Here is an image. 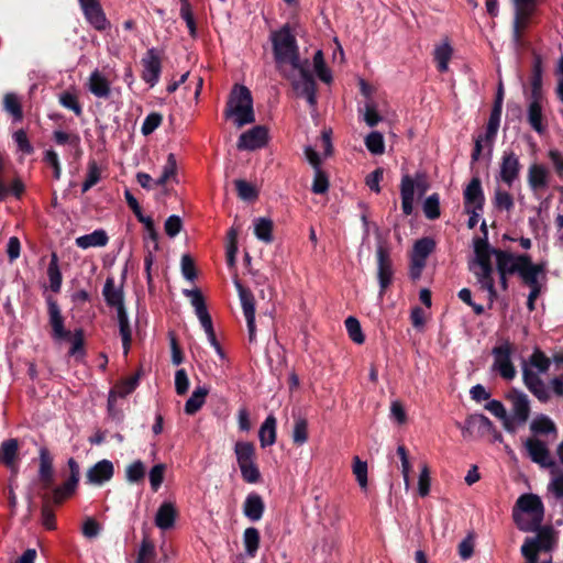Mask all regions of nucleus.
<instances>
[{
    "label": "nucleus",
    "instance_id": "1",
    "mask_svg": "<svg viewBox=\"0 0 563 563\" xmlns=\"http://www.w3.org/2000/svg\"><path fill=\"white\" fill-rule=\"evenodd\" d=\"M274 58L279 74L290 81L298 95L306 97L310 106L316 104V81L309 70V60L301 59L296 36L288 25L271 35Z\"/></svg>",
    "mask_w": 563,
    "mask_h": 563
},
{
    "label": "nucleus",
    "instance_id": "2",
    "mask_svg": "<svg viewBox=\"0 0 563 563\" xmlns=\"http://www.w3.org/2000/svg\"><path fill=\"white\" fill-rule=\"evenodd\" d=\"M495 250L489 247L486 240L476 239L474 241L475 258L471 264V271L474 273L481 287L488 292L490 302L497 298L492 266V256H494Z\"/></svg>",
    "mask_w": 563,
    "mask_h": 563
},
{
    "label": "nucleus",
    "instance_id": "3",
    "mask_svg": "<svg viewBox=\"0 0 563 563\" xmlns=\"http://www.w3.org/2000/svg\"><path fill=\"white\" fill-rule=\"evenodd\" d=\"M556 544L555 532L550 527L539 529L537 536L527 538L521 547L526 563H553L552 551Z\"/></svg>",
    "mask_w": 563,
    "mask_h": 563
},
{
    "label": "nucleus",
    "instance_id": "4",
    "mask_svg": "<svg viewBox=\"0 0 563 563\" xmlns=\"http://www.w3.org/2000/svg\"><path fill=\"white\" fill-rule=\"evenodd\" d=\"M544 508L541 499L533 494H525L517 500L514 519L522 531H536L543 520Z\"/></svg>",
    "mask_w": 563,
    "mask_h": 563
},
{
    "label": "nucleus",
    "instance_id": "5",
    "mask_svg": "<svg viewBox=\"0 0 563 563\" xmlns=\"http://www.w3.org/2000/svg\"><path fill=\"white\" fill-rule=\"evenodd\" d=\"M225 115L232 119L238 128L255 121L253 100L250 90L244 86H235L227 104Z\"/></svg>",
    "mask_w": 563,
    "mask_h": 563
},
{
    "label": "nucleus",
    "instance_id": "6",
    "mask_svg": "<svg viewBox=\"0 0 563 563\" xmlns=\"http://www.w3.org/2000/svg\"><path fill=\"white\" fill-rule=\"evenodd\" d=\"M494 257L498 273L518 274L521 279L531 273H541L543 267L532 264L531 257L527 254L515 255L508 251L495 250Z\"/></svg>",
    "mask_w": 563,
    "mask_h": 563
},
{
    "label": "nucleus",
    "instance_id": "7",
    "mask_svg": "<svg viewBox=\"0 0 563 563\" xmlns=\"http://www.w3.org/2000/svg\"><path fill=\"white\" fill-rule=\"evenodd\" d=\"M236 463L243 481L255 484L261 479V472L256 464V449L254 443L238 441L234 445Z\"/></svg>",
    "mask_w": 563,
    "mask_h": 563
},
{
    "label": "nucleus",
    "instance_id": "8",
    "mask_svg": "<svg viewBox=\"0 0 563 563\" xmlns=\"http://www.w3.org/2000/svg\"><path fill=\"white\" fill-rule=\"evenodd\" d=\"M429 189V184L423 174H416L415 178L404 175L400 184L401 209L406 216L413 211V201L416 190L420 196Z\"/></svg>",
    "mask_w": 563,
    "mask_h": 563
},
{
    "label": "nucleus",
    "instance_id": "9",
    "mask_svg": "<svg viewBox=\"0 0 563 563\" xmlns=\"http://www.w3.org/2000/svg\"><path fill=\"white\" fill-rule=\"evenodd\" d=\"M377 279L379 283V296L383 297L394 278V266L390 251L385 240H380L376 249Z\"/></svg>",
    "mask_w": 563,
    "mask_h": 563
},
{
    "label": "nucleus",
    "instance_id": "10",
    "mask_svg": "<svg viewBox=\"0 0 563 563\" xmlns=\"http://www.w3.org/2000/svg\"><path fill=\"white\" fill-rule=\"evenodd\" d=\"M512 353L514 345L509 341H504L492 351L494 356L492 368L506 380H511L516 376V368L511 362Z\"/></svg>",
    "mask_w": 563,
    "mask_h": 563
},
{
    "label": "nucleus",
    "instance_id": "11",
    "mask_svg": "<svg viewBox=\"0 0 563 563\" xmlns=\"http://www.w3.org/2000/svg\"><path fill=\"white\" fill-rule=\"evenodd\" d=\"M184 295L190 299V303L195 308V312L208 336L209 342L211 344H216V333L213 330L211 316L207 310L201 291L198 288L185 289Z\"/></svg>",
    "mask_w": 563,
    "mask_h": 563
},
{
    "label": "nucleus",
    "instance_id": "12",
    "mask_svg": "<svg viewBox=\"0 0 563 563\" xmlns=\"http://www.w3.org/2000/svg\"><path fill=\"white\" fill-rule=\"evenodd\" d=\"M551 440H545L540 437H529L525 441V450L527 455L532 462L541 465L542 467H550L554 464L550 453Z\"/></svg>",
    "mask_w": 563,
    "mask_h": 563
},
{
    "label": "nucleus",
    "instance_id": "13",
    "mask_svg": "<svg viewBox=\"0 0 563 563\" xmlns=\"http://www.w3.org/2000/svg\"><path fill=\"white\" fill-rule=\"evenodd\" d=\"M435 242L430 238H423L416 241L410 255V275L412 278H419L426 266L427 257L433 252Z\"/></svg>",
    "mask_w": 563,
    "mask_h": 563
},
{
    "label": "nucleus",
    "instance_id": "14",
    "mask_svg": "<svg viewBox=\"0 0 563 563\" xmlns=\"http://www.w3.org/2000/svg\"><path fill=\"white\" fill-rule=\"evenodd\" d=\"M520 170L519 156L512 151H505L499 162L498 179L510 188L519 178Z\"/></svg>",
    "mask_w": 563,
    "mask_h": 563
},
{
    "label": "nucleus",
    "instance_id": "15",
    "mask_svg": "<svg viewBox=\"0 0 563 563\" xmlns=\"http://www.w3.org/2000/svg\"><path fill=\"white\" fill-rule=\"evenodd\" d=\"M142 79L154 87L159 79L162 71V59L158 52L155 48H150L143 56L142 60Z\"/></svg>",
    "mask_w": 563,
    "mask_h": 563
},
{
    "label": "nucleus",
    "instance_id": "16",
    "mask_svg": "<svg viewBox=\"0 0 563 563\" xmlns=\"http://www.w3.org/2000/svg\"><path fill=\"white\" fill-rule=\"evenodd\" d=\"M538 0H514L515 3V22L514 29L517 37L526 30L537 9Z\"/></svg>",
    "mask_w": 563,
    "mask_h": 563
},
{
    "label": "nucleus",
    "instance_id": "17",
    "mask_svg": "<svg viewBox=\"0 0 563 563\" xmlns=\"http://www.w3.org/2000/svg\"><path fill=\"white\" fill-rule=\"evenodd\" d=\"M235 285L247 323L249 340L253 342L255 340V299L250 289L244 288L239 282Z\"/></svg>",
    "mask_w": 563,
    "mask_h": 563
},
{
    "label": "nucleus",
    "instance_id": "18",
    "mask_svg": "<svg viewBox=\"0 0 563 563\" xmlns=\"http://www.w3.org/2000/svg\"><path fill=\"white\" fill-rule=\"evenodd\" d=\"M267 142L268 130L263 125H256L240 135L238 148L242 151H254L264 147Z\"/></svg>",
    "mask_w": 563,
    "mask_h": 563
},
{
    "label": "nucleus",
    "instance_id": "19",
    "mask_svg": "<svg viewBox=\"0 0 563 563\" xmlns=\"http://www.w3.org/2000/svg\"><path fill=\"white\" fill-rule=\"evenodd\" d=\"M507 399L511 402V416L509 419L512 420V426L516 428L518 424H523L530 413L528 397L523 393L511 390L507 395Z\"/></svg>",
    "mask_w": 563,
    "mask_h": 563
},
{
    "label": "nucleus",
    "instance_id": "20",
    "mask_svg": "<svg viewBox=\"0 0 563 563\" xmlns=\"http://www.w3.org/2000/svg\"><path fill=\"white\" fill-rule=\"evenodd\" d=\"M547 99L528 98L527 120L533 131L543 134L547 130V120L543 114Z\"/></svg>",
    "mask_w": 563,
    "mask_h": 563
},
{
    "label": "nucleus",
    "instance_id": "21",
    "mask_svg": "<svg viewBox=\"0 0 563 563\" xmlns=\"http://www.w3.org/2000/svg\"><path fill=\"white\" fill-rule=\"evenodd\" d=\"M87 21L98 31H104L110 23L101 8L99 0H79Z\"/></svg>",
    "mask_w": 563,
    "mask_h": 563
},
{
    "label": "nucleus",
    "instance_id": "22",
    "mask_svg": "<svg viewBox=\"0 0 563 563\" xmlns=\"http://www.w3.org/2000/svg\"><path fill=\"white\" fill-rule=\"evenodd\" d=\"M550 172L542 164H531L527 173V181L533 192L544 191L549 186Z\"/></svg>",
    "mask_w": 563,
    "mask_h": 563
},
{
    "label": "nucleus",
    "instance_id": "23",
    "mask_svg": "<svg viewBox=\"0 0 563 563\" xmlns=\"http://www.w3.org/2000/svg\"><path fill=\"white\" fill-rule=\"evenodd\" d=\"M114 474V467L111 461L102 460L91 466L87 474V482L91 485H102L106 482H109Z\"/></svg>",
    "mask_w": 563,
    "mask_h": 563
},
{
    "label": "nucleus",
    "instance_id": "24",
    "mask_svg": "<svg viewBox=\"0 0 563 563\" xmlns=\"http://www.w3.org/2000/svg\"><path fill=\"white\" fill-rule=\"evenodd\" d=\"M464 208L483 210L485 197L479 178H473L466 186L464 192Z\"/></svg>",
    "mask_w": 563,
    "mask_h": 563
},
{
    "label": "nucleus",
    "instance_id": "25",
    "mask_svg": "<svg viewBox=\"0 0 563 563\" xmlns=\"http://www.w3.org/2000/svg\"><path fill=\"white\" fill-rule=\"evenodd\" d=\"M48 317L49 324L52 327V336L55 340H65L70 336V332L64 327V318L57 302L53 299H48Z\"/></svg>",
    "mask_w": 563,
    "mask_h": 563
},
{
    "label": "nucleus",
    "instance_id": "26",
    "mask_svg": "<svg viewBox=\"0 0 563 563\" xmlns=\"http://www.w3.org/2000/svg\"><path fill=\"white\" fill-rule=\"evenodd\" d=\"M530 430L533 433L531 437H544L545 440H555L558 430L554 422L547 416L536 417L531 424Z\"/></svg>",
    "mask_w": 563,
    "mask_h": 563
},
{
    "label": "nucleus",
    "instance_id": "27",
    "mask_svg": "<svg viewBox=\"0 0 563 563\" xmlns=\"http://www.w3.org/2000/svg\"><path fill=\"white\" fill-rule=\"evenodd\" d=\"M523 382L527 388L540 400L544 401L549 398V394L544 383L530 367L523 368Z\"/></svg>",
    "mask_w": 563,
    "mask_h": 563
},
{
    "label": "nucleus",
    "instance_id": "28",
    "mask_svg": "<svg viewBox=\"0 0 563 563\" xmlns=\"http://www.w3.org/2000/svg\"><path fill=\"white\" fill-rule=\"evenodd\" d=\"M177 509L170 501L163 503L155 516V525L162 530L170 529L176 520Z\"/></svg>",
    "mask_w": 563,
    "mask_h": 563
},
{
    "label": "nucleus",
    "instance_id": "29",
    "mask_svg": "<svg viewBox=\"0 0 563 563\" xmlns=\"http://www.w3.org/2000/svg\"><path fill=\"white\" fill-rule=\"evenodd\" d=\"M88 88L98 98H108L111 91L109 80L98 69L90 74Z\"/></svg>",
    "mask_w": 563,
    "mask_h": 563
},
{
    "label": "nucleus",
    "instance_id": "30",
    "mask_svg": "<svg viewBox=\"0 0 563 563\" xmlns=\"http://www.w3.org/2000/svg\"><path fill=\"white\" fill-rule=\"evenodd\" d=\"M137 385V377H129L123 379L122 382L114 385V387L110 390L108 397V406L111 409L114 407L118 398H123L126 395L131 394Z\"/></svg>",
    "mask_w": 563,
    "mask_h": 563
},
{
    "label": "nucleus",
    "instance_id": "31",
    "mask_svg": "<svg viewBox=\"0 0 563 563\" xmlns=\"http://www.w3.org/2000/svg\"><path fill=\"white\" fill-rule=\"evenodd\" d=\"M109 238L104 230H96L92 233L78 236L76 245L80 249L102 247L108 244Z\"/></svg>",
    "mask_w": 563,
    "mask_h": 563
},
{
    "label": "nucleus",
    "instance_id": "32",
    "mask_svg": "<svg viewBox=\"0 0 563 563\" xmlns=\"http://www.w3.org/2000/svg\"><path fill=\"white\" fill-rule=\"evenodd\" d=\"M264 503L260 495L250 494L244 503L243 512L252 521H258L264 512Z\"/></svg>",
    "mask_w": 563,
    "mask_h": 563
},
{
    "label": "nucleus",
    "instance_id": "33",
    "mask_svg": "<svg viewBox=\"0 0 563 563\" xmlns=\"http://www.w3.org/2000/svg\"><path fill=\"white\" fill-rule=\"evenodd\" d=\"M276 418L269 415L262 423L258 431V439L262 448L271 446L276 442Z\"/></svg>",
    "mask_w": 563,
    "mask_h": 563
},
{
    "label": "nucleus",
    "instance_id": "34",
    "mask_svg": "<svg viewBox=\"0 0 563 563\" xmlns=\"http://www.w3.org/2000/svg\"><path fill=\"white\" fill-rule=\"evenodd\" d=\"M40 478L45 488H48L53 483V459L47 449L40 450Z\"/></svg>",
    "mask_w": 563,
    "mask_h": 563
},
{
    "label": "nucleus",
    "instance_id": "35",
    "mask_svg": "<svg viewBox=\"0 0 563 563\" xmlns=\"http://www.w3.org/2000/svg\"><path fill=\"white\" fill-rule=\"evenodd\" d=\"M18 451L19 443L16 439L3 441L0 448V462L12 470H15Z\"/></svg>",
    "mask_w": 563,
    "mask_h": 563
},
{
    "label": "nucleus",
    "instance_id": "36",
    "mask_svg": "<svg viewBox=\"0 0 563 563\" xmlns=\"http://www.w3.org/2000/svg\"><path fill=\"white\" fill-rule=\"evenodd\" d=\"M53 139L58 145H68L74 151L76 158L80 157V136L77 133H68L62 130H56L53 133Z\"/></svg>",
    "mask_w": 563,
    "mask_h": 563
},
{
    "label": "nucleus",
    "instance_id": "37",
    "mask_svg": "<svg viewBox=\"0 0 563 563\" xmlns=\"http://www.w3.org/2000/svg\"><path fill=\"white\" fill-rule=\"evenodd\" d=\"M106 302L117 308L119 311L120 308H124L123 306V292L120 288H117L114 285V280L112 278H108L103 286L102 290Z\"/></svg>",
    "mask_w": 563,
    "mask_h": 563
},
{
    "label": "nucleus",
    "instance_id": "38",
    "mask_svg": "<svg viewBox=\"0 0 563 563\" xmlns=\"http://www.w3.org/2000/svg\"><path fill=\"white\" fill-rule=\"evenodd\" d=\"M3 109L8 112L13 122H21L23 120L22 103L18 95L8 92L3 97Z\"/></svg>",
    "mask_w": 563,
    "mask_h": 563
},
{
    "label": "nucleus",
    "instance_id": "39",
    "mask_svg": "<svg viewBox=\"0 0 563 563\" xmlns=\"http://www.w3.org/2000/svg\"><path fill=\"white\" fill-rule=\"evenodd\" d=\"M117 314H118L120 335L122 338L123 350H124V354L126 355L131 347L132 331H131V327L129 323V319H128L125 309L120 308L119 311H117Z\"/></svg>",
    "mask_w": 563,
    "mask_h": 563
},
{
    "label": "nucleus",
    "instance_id": "40",
    "mask_svg": "<svg viewBox=\"0 0 563 563\" xmlns=\"http://www.w3.org/2000/svg\"><path fill=\"white\" fill-rule=\"evenodd\" d=\"M208 394L209 390L206 387H197L185 404V412L187 415L196 413L205 404Z\"/></svg>",
    "mask_w": 563,
    "mask_h": 563
},
{
    "label": "nucleus",
    "instance_id": "41",
    "mask_svg": "<svg viewBox=\"0 0 563 563\" xmlns=\"http://www.w3.org/2000/svg\"><path fill=\"white\" fill-rule=\"evenodd\" d=\"M530 86L531 90L528 98L547 99L542 90V68L540 60H537L533 65Z\"/></svg>",
    "mask_w": 563,
    "mask_h": 563
},
{
    "label": "nucleus",
    "instance_id": "42",
    "mask_svg": "<svg viewBox=\"0 0 563 563\" xmlns=\"http://www.w3.org/2000/svg\"><path fill=\"white\" fill-rule=\"evenodd\" d=\"M352 472L353 475L356 478V482L358 483V486L362 490L366 492L368 488V466L365 461H362L358 456L353 457V465H352Z\"/></svg>",
    "mask_w": 563,
    "mask_h": 563
},
{
    "label": "nucleus",
    "instance_id": "43",
    "mask_svg": "<svg viewBox=\"0 0 563 563\" xmlns=\"http://www.w3.org/2000/svg\"><path fill=\"white\" fill-rule=\"evenodd\" d=\"M243 542H244L246 554L250 558H254L260 548L258 530L254 527L246 528L243 533Z\"/></svg>",
    "mask_w": 563,
    "mask_h": 563
},
{
    "label": "nucleus",
    "instance_id": "44",
    "mask_svg": "<svg viewBox=\"0 0 563 563\" xmlns=\"http://www.w3.org/2000/svg\"><path fill=\"white\" fill-rule=\"evenodd\" d=\"M485 408L494 415L496 418L500 419L504 423V427L508 431H515V426H512V420L507 416V411L504 405L498 400H490L486 404Z\"/></svg>",
    "mask_w": 563,
    "mask_h": 563
},
{
    "label": "nucleus",
    "instance_id": "45",
    "mask_svg": "<svg viewBox=\"0 0 563 563\" xmlns=\"http://www.w3.org/2000/svg\"><path fill=\"white\" fill-rule=\"evenodd\" d=\"M47 276L49 279V287L54 292H58L62 286V273L58 266V257L56 253L51 256V262L47 267Z\"/></svg>",
    "mask_w": 563,
    "mask_h": 563
},
{
    "label": "nucleus",
    "instance_id": "46",
    "mask_svg": "<svg viewBox=\"0 0 563 563\" xmlns=\"http://www.w3.org/2000/svg\"><path fill=\"white\" fill-rule=\"evenodd\" d=\"M254 233L256 238L265 243L273 241V222L266 218H258L254 222Z\"/></svg>",
    "mask_w": 563,
    "mask_h": 563
},
{
    "label": "nucleus",
    "instance_id": "47",
    "mask_svg": "<svg viewBox=\"0 0 563 563\" xmlns=\"http://www.w3.org/2000/svg\"><path fill=\"white\" fill-rule=\"evenodd\" d=\"M452 56V47L444 43L438 46L434 51V60L439 71L445 73L449 69V62Z\"/></svg>",
    "mask_w": 563,
    "mask_h": 563
},
{
    "label": "nucleus",
    "instance_id": "48",
    "mask_svg": "<svg viewBox=\"0 0 563 563\" xmlns=\"http://www.w3.org/2000/svg\"><path fill=\"white\" fill-rule=\"evenodd\" d=\"M292 441L297 445H302L308 441V421L302 417L295 419L292 428Z\"/></svg>",
    "mask_w": 563,
    "mask_h": 563
},
{
    "label": "nucleus",
    "instance_id": "49",
    "mask_svg": "<svg viewBox=\"0 0 563 563\" xmlns=\"http://www.w3.org/2000/svg\"><path fill=\"white\" fill-rule=\"evenodd\" d=\"M539 274L540 273H531L530 275H526L525 279H522L531 289L527 301V306L530 311L534 310V301L540 295V285L538 282Z\"/></svg>",
    "mask_w": 563,
    "mask_h": 563
},
{
    "label": "nucleus",
    "instance_id": "50",
    "mask_svg": "<svg viewBox=\"0 0 563 563\" xmlns=\"http://www.w3.org/2000/svg\"><path fill=\"white\" fill-rule=\"evenodd\" d=\"M366 148L374 155H382L385 152V142L383 134L374 131L365 137Z\"/></svg>",
    "mask_w": 563,
    "mask_h": 563
},
{
    "label": "nucleus",
    "instance_id": "51",
    "mask_svg": "<svg viewBox=\"0 0 563 563\" xmlns=\"http://www.w3.org/2000/svg\"><path fill=\"white\" fill-rule=\"evenodd\" d=\"M176 177V159L173 154H169L167 162L163 167L162 175L155 180L156 186H166L167 183Z\"/></svg>",
    "mask_w": 563,
    "mask_h": 563
},
{
    "label": "nucleus",
    "instance_id": "52",
    "mask_svg": "<svg viewBox=\"0 0 563 563\" xmlns=\"http://www.w3.org/2000/svg\"><path fill=\"white\" fill-rule=\"evenodd\" d=\"M313 66L317 76L320 78V80H322L325 84L331 82L332 75L328 67L325 66L323 54L321 51L316 52L313 56Z\"/></svg>",
    "mask_w": 563,
    "mask_h": 563
},
{
    "label": "nucleus",
    "instance_id": "53",
    "mask_svg": "<svg viewBox=\"0 0 563 563\" xmlns=\"http://www.w3.org/2000/svg\"><path fill=\"white\" fill-rule=\"evenodd\" d=\"M145 465L142 461L137 460L128 465L125 470V478L130 483L141 482L145 476Z\"/></svg>",
    "mask_w": 563,
    "mask_h": 563
},
{
    "label": "nucleus",
    "instance_id": "54",
    "mask_svg": "<svg viewBox=\"0 0 563 563\" xmlns=\"http://www.w3.org/2000/svg\"><path fill=\"white\" fill-rule=\"evenodd\" d=\"M68 339H70L71 341L69 355L76 357L77 360H81L85 355L84 331L81 329H78Z\"/></svg>",
    "mask_w": 563,
    "mask_h": 563
},
{
    "label": "nucleus",
    "instance_id": "55",
    "mask_svg": "<svg viewBox=\"0 0 563 563\" xmlns=\"http://www.w3.org/2000/svg\"><path fill=\"white\" fill-rule=\"evenodd\" d=\"M494 206L499 210L509 211L514 207V198L507 190L498 187L494 195Z\"/></svg>",
    "mask_w": 563,
    "mask_h": 563
},
{
    "label": "nucleus",
    "instance_id": "56",
    "mask_svg": "<svg viewBox=\"0 0 563 563\" xmlns=\"http://www.w3.org/2000/svg\"><path fill=\"white\" fill-rule=\"evenodd\" d=\"M397 454L400 457L401 461V474L404 477V483L406 489H409L410 487V472H411V463L408 457V451L404 445H399L397 448Z\"/></svg>",
    "mask_w": 563,
    "mask_h": 563
},
{
    "label": "nucleus",
    "instance_id": "57",
    "mask_svg": "<svg viewBox=\"0 0 563 563\" xmlns=\"http://www.w3.org/2000/svg\"><path fill=\"white\" fill-rule=\"evenodd\" d=\"M165 473H166V465L163 463L156 464L151 468V471L148 473V478H150V484H151V488L153 492H157L159 489V487L162 486V484L164 482Z\"/></svg>",
    "mask_w": 563,
    "mask_h": 563
},
{
    "label": "nucleus",
    "instance_id": "58",
    "mask_svg": "<svg viewBox=\"0 0 563 563\" xmlns=\"http://www.w3.org/2000/svg\"><path fill=\"white\" fill-rule=\"evenodd\" d=\"M345 328L349 333V336L353 342L357 344H362L364 342L365 338L363 335L361 324L356 318L349 317L345 320Z\"/></svg>",
    "mask_w": 563,
    "mask_h": 563
},
{
    "label": "nucleus",
    "instance_id": "59",
    "mask_svg": "<svg viewBox=\"0 0 563 563\" xmlns=\"http://www.w3.org/2000/svg\"><path fill=\"white\" fill-rule=\"evenodd\" d=\"M423 212L430 220H434L440 217V200L438 194H433L424 200Z\"/></svg>",
    "mask_w": 563,
    "mask_h": 563
},
{
    "label": "nucleus",
    "instance_id": "60",
    "mask_svg": "<svg viewBox=\"0 0 563 563\" xmlns=\"http://www.w3.org/2000/svg\"><path fill=\"white\" fill-rule=\"evenodd\" d=\"M101 177V170L96 162H89L86 179L82 184V192H87Z\"/></svg>",
    "mask_w": 563,
    "mask_h": 563
},
{
    "label": "nucleus",
    "instance_id": "61",
    "mask_svg": "<svg viewBox=\"0 0 563 563\" xmlns=\"http://www.w3.org/2000/svg\"><path fill=\"white\" fill-rule=\"evenodd\" d=\"M234 184H235L238 195L241 199L254 200L257 198V191L252 184H250L243 179H238L234 181Z\"/></svg>",
    "mask_w": 563,
    "mask_h": 563
},
{
    "label": "nucleus",
    "instance_id": "62",
    "mask_svg": "<svg viewBox=\"0 0 563 563\" xmlns=\"http://www.w3.org/2000/svg\"><path fill=\"white\" fill-rule=\"evenodd\" d=\"M59 102L63 107L75 112L76 115H80L82 110L78 101L76 93L65 91L59 96Z\"/></svg>",
    "mask_w": 563,
    "mask_h": 563
},
{
    "label": "nucleus",
    "instance_id": "63",
    "mask_svg": "<svg viewBox=\"0 0 563 563\" xmlns=\"http://www.w3.org/2000/svg\"><path fill=\"white\" fill-rule=\"evenodd\" d=\"M77 484H70V479L68 478L62 486L56 487L53 492V500L55 504H60L67 497H69L76 489Z\"/></svg>",
    "mask_w": 563,
    "mask_h": 563
},
{
    "label": "nucleus",
    "instance_id": "64",
    "mask_svg": "<svg viewBox=\"0 0 563 563\" xmlns=\"http://www.w3.org/2000/svg\"><path fill=\"white\" fill-rule=\"evenodd\" d=\"M530 366L537 368L539 373H545L550 367V360L543 352L536 350L530 356Z\"/></svg>",
    "mask_w": 563,
    "mask_h": 563
}]
</instances>
